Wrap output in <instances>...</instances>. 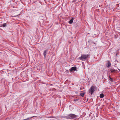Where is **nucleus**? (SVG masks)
<instances>
[{
    "mask_svg": "<svg viewBox=\"0 0 120 120\" xmlns=\"http://www.w3.org/2000/svg\"><path fill=\"white\" fill-rule=\"evenodd\" d=\"M76 117V116L73 114H70L67 116H65L64 117L65 118L69 119H73Z\"/></svg>",
    "mask_w": 120,
    "mask_h": 120,
    "instance_id": "obj_1",
    "label": "nucleus"
},
{
    "mask_svg": "<svg viewBox=\"0 0 120 120\" xmlns=\"http://www.w3.org/2000/svg\"><path fill=\"white\" fill-rule=\"evenodd\" d=\"M97 88L96 86H92L89 90V93L91 94V95L93 93V92Z\"/></svg>",
    "mask_w": 120,
    "mask_h": 120,
    "instance_id": "obj_2",
    "label": "nucleus"
},
{
    "mask_svg": "<svg viewBox=\"0 0 120 120\" xmlns=\"http://www.w3.org/2000/svg\"><path fill=\"white\" fill-rule=\"evenodd\" d=\"M89 57V55H82L81 57L79 58L80 59H87Z\"/></svg>",
    "mask_w": 120,
    "mask_h": 120,
    "instance_id": "obj_3",
    "label": "nucleus"
},
{
    "mask_svg": "<svg viewBox=\"0 0 120 120\" xmlns=\"http://www.w3.org/2000/svg\"><path fill=\"white\" fill-rule=\"evenodd\" d=\"M77 69V68L76 67H74L71 68L70 69L71 72H72L73 70L74 71H76Z\"/></svg>",
    "mask_w": 120,
    "mask_h": 120,
    "instance_id": "obj_4",
    "label": "nucleus"
},
{
    "mask_svg": "<svg viewBox=\"0 0 120 120\" xmlns=\"http://www.w3.org/2000/svg\"><path fill=\"white\" fill-rule=\"evenodd\" d=\"M111 65V63L110 62H109V61H108V63L106 65L107 67L109 68L110 67V66Z\"/></svg>",
    "mask_w": 120,
    "mask_h": 120,
    "instance_id": "obj_5",
    "label": "nucleus"
},
{
    "mask_svg": "<svg viewBox=\"0 0 120 120\" xmlns=\"http://www.w3.org/2000/svg\"><path fill=\"white\" fill-rule=\"evenodd\" d=\"M73 20L74 19L72 18V19L70 20L69 22V23L70 24H72L73 22Z\"/></svg>",
    "mask_w": 120,
    "mask_h": 120,
    "instance_id": "obj_6",
    "label": "nucleus"
},
{
    "mask_svg": "<svg viewBox=\"0 0 120 120\" xmlns=\"http://www.w3.org/2000/svg\"><path fill=\"white\" fill-rule=\"evenodd\" d=\"M104 96V95L103 94H101L100 95V98H103Z\"/></svg>",
    "mask_w": 120,
    "mask_h": 120,
    "instance_id": "obj_7",
    "label": "nucleus"
},
{
    "mask_svg": "<svg viewBox=\"0 0 120 120\" xmlns=\"http://www.w3.org/2000/svg\"><path fill=\"white\" fill-rule=\"evenodd\" d=\"M47 54V51L46 50H45L43 53V55L45 57L46 56V55Z\"/></svg>",
    "mask_w": 120,
    "mask_h": 120,
    "instance_id": "obj_8",
    "label": "nucleus"
},
{
    "mask_svg": "<svg viewBox=\"0 0 120 120\" xmlns=\"http://www.w3.org/2000/svg\"><path fill=\"white\" fill-rule=\"evenodd\" d=\"M110 71L112 72H113L117 71V70L115 69H111Z\"/></svg>",
    "mask_w": 120,
    "mask_h": 120,
    "instance_id": "obj_9",
    "label": "nucleus"
},
{
    "mask_svg": "<svg viewBox=\"0 0 120 120\" xmlns=\"http://www.w3.org/2000/svg\"><path fill=\"white\" fill-rule=\"evenodd\" d=\"M85 94V93L84 92L82 93H81L80 94V95L82 97H83L84 94Z\"/></svg>",
    "mask_w": 120,
    "mask_h": 120,
    "instance_id": "obj_10",
    "label": "nucleus"
},
{
    "mask_svg": "<svg viewBox=\"0 0 120 120\" xmlns=\"http://www.w3.org/2000/svg\"><path fill=\"white\" fill-rule=\"evenodd\" d=\"M109 80H110V81H111L112 82H113V79L112 78H111L110 77V76H109Z\"/></svg>",
    "mask_w": 120,
    "mask_h": 120,
    "instance_id": "obj_11",
    "label": "nucleus"
},
{
    "mask_svg": "<svg viewBox=\"0 0 120 120\" xmlns=\"http://www.w3.org/2000/svg\"><path fill=\"white\" fill-rule=\"evenodd\" d=\"M6 25V23H4L3 24V26L4 27H5Z\"/></svg>",
    "mask_w": 120,
    "mask_h": 120,
    "instance_id": "obj_12",
    "label": "nucleus"
},
{
    "mask_svg": "<svg viewBox=\"0 0 120 120\" xmlns=\"http://www.w3.org/2000/svg\"><path fill=\"white\" fill-rule=\"evenodd\" d=\"M30 119V118H28L27 119L24 120H28Z\"/></svg>",
    "mask_w": 120,
    "mask_h": 120,
    "instance_id": "obj_13",
    "label": "nucleus"
},
{
    "mask_svg": "<svg viewBox=\"0 0 120 120\" xmlns=\"http://www.w3.org/2000/svg\"><path fill=\"white\" fill-rule=\"evenodd\" d=\"M76 1V0H73L72 1V2H75Z\"/></svg>",
    "mask_w": 120,
    "mask_h": 120,
    "instance_id": "obj_14",
    "label": "nucleus"
},
{
    "mask_svg": "<svg viewBox=\"0 0 120 120\" xmlns=\"http://www.w3.org/2000/svg\"><path fill=\"white\" fill-rule=\"evenodd\" d=\"M9 119L8 118H7V119L6 120H8Z\"/></svg>",
    "mask_w": 120,
    "mask_h": 120,
    "instance_id": "obj_15",
    "label": "nucleus"
},
{
    "mask_svg": "<svg viewBox=\"0 0 120 120\" xmlns=\"http://www.w3.org/2000/svg\"><path fill=\"white\" fill-rule=\"evenodd\" d=\"M118 69L119 70H120V69H119L118 68Z\"/></svg>",
    "mask_w": 120,
    "mask_h": 120,
    "instance_id": "obj_16",
    "label": "nucleus"
}]
</instances>
